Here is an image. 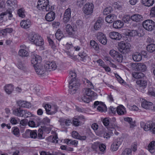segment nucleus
I'll use <instances>...</instances> for the list:
<instances>
[{
  "instance_id": "obj_4",
  "label": "nucleus",
  "mask_w": 155,
  "mask_h": 155,
  "mask_svg": "<svg viewBox=\"0 0 155 155\" xmlns=\"http://www.w3.org/2000/svg\"><path fill=\"white\" fill-rule=\"evenodd\" d=\"M142 24L144 28L148 31H152L155 28V23L151 20H146Z\"/></svg>"
},
{
  "instance_id": "obj_12",
  "label": "nucleus",
  "mask_w": 155,
  "mask_h": 155,
  "mask_svg": "<svg viewBox=\"0 0 155 155\" xmlns=\"http://www.w3.org/2000/svg\"><path fill=\"white\" fill-rule=\"evenodd\" d=\"M97 38L98 41L102 44L105 45L107 42L105 35L102 32H98L97 34Z\"/></svg>"
},
{
  "instance_id": "obj_62",
  "label": "nucleus",
  "mask_w": 155,
  "mask_h": 155,
  "mask_svg": "<svg viewBox=\"0 0 155 155\" xmlns=\"http://www.w3.org/2000/svg\"><path fill=\"white\" fill-rule=\"evenodd\" d=\"M130 19H131V17L129 15H125L123 18V21L125 23L129 22Z\"/></svg>"
},
{
  "instance_id": "obj_54",
  "label": "nucleus",
  "mask_w": 155,
  "mask_h": 155,
  "mask_svg": "<svg viewBox=\"0 0 155 155\" xmlns=\"http://www.w3.org/2000/svg\"><path fill=\"white\" fill-rule=\"evenodd\" d=\"M99 142H95L91 145V148L94 150L97 151L99 149Z\"/></svg>"
},
{
  "instance_id": "obj_10",
  "label": "nucleus",
  "mask_w": 155,
  "mask_h": 155,
  "mask_svg": "<svg viewBox=\"0 0 155 155\" xmlns=\"http://www.w3.org/2000/svg\"><path fill=\"white\" fill-rule=\"evenodd\" d=\"M38 136L36 130H31L30 137L32 138H38L39 139H43L44 137L43 136V132L41 129H39L38 130Z\"/></svg>"
},
{
  "instance_id": "obj_26",
  "label": "nucleus",
  "mask_w": 155,
  "mask_h": 155,
  "mask_svg": "<svg viewBox=\"0 0 155 155\" xmlns=\"http://www.w3.org/2000/svg\"><path fill=\"white\" fill-rule=\"evenodd\" d=\"M117 17L114 14H110L105 17V20L109 23H111L114 22L116 19Z\"/></svg>"
},
{
  "instance_id": "obj_1",
  "label": "nucleus",
  "mask_w": 155,
  "mask_h": 155,
  "mask_svg": "<svg viewBox=\"0 0 155 155\" xmlns=\"http://www.w3.org/2000/svg\"><path fill=\"white\" fill-rule=\"evenodd\" d=\"M37 7L40 11L44 12L52 10V6L49 5L48 0H39Z\"/></svg>"
},
{
  "instance_id": "obj_9",
  "label": "nucleus",
  "mask_w": 155,
  "mask_h": 155,
  "mask_svg": "<svg viewBox=\"0 0 155 155\" xmlns=\"http://www.w3.org/2000/svg\"><path fill=\"white\" fill-rule=\"evenodd\" d=\"M94 8V5L92 3H87L84 5L83 11L84 14L89 15L93 12Z\"/></svg>"
},
{
  "instance_id": "obj_43",
  "label": "nucleus",
  "mask_w": 155,
  "mask_h": 155,
  "mask_svg": "<svg viewBox=\"0 0 155 155\" xmlns=\"http://www.w3.org/2000/svg\"><path fill=\"white\" fill-rule=\"evenodd\" d=\"M123 56L120 53H118L114 59L118 62H121L123 60Z\"/></svg>"
},
{
  "instance_id": "obj_21",
  "label": "nucleus",
  "mask_w": 155,
  "mask_h": 155,
  "mask_svg": "<svg viewBox=\"0 0 155 155\" xmlns=\"http://www.w3.org/2000/svg\"><path fill=\"white\" fill-rule=\"evenodd\" d=\"M31 24L30 21L29 19L24 20L21 21L20 23V26L24 28H28L31 26Z\"/></svg>"
},
{
  "instance_id": "obj_60",
  "label": "nucleus",
  "mask_w": 155,
  "mask_h": 155,
  "mask_svg": "<svg viewBox=\"0 0 155 155\" xmlns=\"http://www.w3.org/2000/svg\"><path fill=\"white\" fill-rule=\"evenodd\" d=\"M119 52L114 50H110L109 52L110 55L114 59Z\"/></svg>"
},
{
  "instance_id": "obj_58",
  "label": "nucleus",
  "mask_w": 155,
  "mask_h": 155,
  "mask_svg": "<svg viewBox=\"0 0 155 155\" xmlns=\"http://www.w3.org/2000/svg\"><path fill=\"white\" fill-rule=\"evenodd\" d=\"M73 122L74 124L76 126H79L82 123V122H81L79 119H78L77 118H74Z\"/></svg>"
},
{
  "instance_id": "obj_11",
  "label": "nucleus",
  "mask_w": 155,
  "mask_h": 155,
  "mask_svg": "<svg viewBox=\"0 0 155 155\" xmlns=\"http://www.w3.org/2000/svg\"><path fill=\"white\" fill-rule=\"evenodd\" d=\"M64 31L70 37L74 38L75 37L74 30L70 25L69 24H67L65 26Z\"/></svg>"
},
{
  "instance_id": "obj_61",
  "label": "nucleus",
  "mask_w": 155,
  "mask_h": 155,
  "mask_svg": "<svg viewBox=\"0 0 155 155\" xmlns=\"http://www.w3.org/2000/svg\"><path fill=\"white\" fill-rule=\"evenodd\" d=\"M18 14L20 17L24 18L25 16V14L24 12V11L22 8L19 9L18 12Z\"/></svg>"
},
{
  "instance_id": "obj_45",
  "label": "nucleus",
  "mask_w": 155,
  "mask_h": 155,
  "mask_svg": "<svg viewBox=\"0 0 155 155\" xmlns=\"http://www.w3.org/2000/svg\"><path fill=\"white\" fill-rule=\"evenodd\" d=\"M17 0H8L7 3L10 6L15 7L17 4Z\"/></svg>"
},
{
  "instance_id": "obj_32",
  "label": "nucleus",
  "mask_w": 155,
  "mask_h": 155,
  "mask_svg": "<svg viewBox=\"0 0 155 155\" xmlns=\"http://www.w3.org/2000/svg\"><path fill=\"white\" fill-rule=\"evenodd\" d=\"M141 2L145 6L150 7L153 5L154 0H141Z\"/></svg>"
},
{
  "instance_id": "obj_29",
  "label": "nucleus",
  "mask_w": 155,
  "mask_h": 155,
  "mask_svg": "<svg viewBox=\"0 0 155 155\" xmlns=\"http://www.w3.org/2000/svg\"><path fill=\"white\" fill-rule=\"evenodd\" d=\"M17 104L19 106L23 107L28 108L30 106V104L26 101L20 100L18 101Z\"/></svg>"
},
{
  "instance_id": "obj_17",
  "label": "nucleus",
  "mask_w": 155,
  "mask_h": 155,
  "mask_svg": "<svg viewBox=\"0 0 155 155\" xmlns=\"http://www.w3.org/2000/svg\"><path fill=\"white\" fill-rule=\"evenodd\" d=\"M37 74L38 75H42L45 72L46 70L43 68L41 64L37 65L34 67Z\"/></svg>"
},
{
  "instance_id": "obj_37",
  "label": "nucleus",
  "mask_w": 155,
  "mask_h": 155,
  "mask_svg": "<svg viewBox=\"0 0 155 155\" xmlns=\"http://www.w3.org/2000/svg\"><path fill=\"white\" fill-rule=\"evenodd\" d=\"M100 133L99 135L100 137H103L104 138H106L107 139L109 138L110 137V134L106 132L103 129L101 130Z\"/></svg>"
},
{
  "instance_id": "obj_31",
  "label": "nucleus",
  "mask_w": 155,
  "mask_h": 155,
  "mask_svg": "<svg viewBox=\"0 0 155 155\" xmlns=\"http://www.w3.org/2000/svg\"><path fill=\"white\" fill-rule=\"evenodd\" d=\"M133 77L136 79H140L143 78L145 76L144 74L141 72H134L132 74Z\"/></svg>"
},
{
  "instance_id": "obj_40",
  "label": "nucleus",
  "mask_w": 155,
  "mask_h": 155,
  "mask_svg": "<svg viewBox=\"0 0 155 155\" xmlns=\"http://www.w3.org/2000/svg\"><path fill=\"white\" fill-rule=\"evenodd\" d=\"M90 45L96 51H98L99 49L98 44L94 41L91 40L90 42Z\"/></svg>"
},
{
  "instance_id": "obj_38",
  "label": "nucleus",
  "mask_w": 155,
  "mask_h": 155,
  "mask_svg": "<svg viewBox=\"0 0 155 155\" xmlns=\"http://www.w3.org/2000/svg\"><path fill=\"white\" fill-rule=\"evenodd\" d=\"M124 120L129 123L130 124V127L131 128H133L135 126V123L133 121L132 118L129 117H126L124 118Z\"/></svg>"
},
{
  "instance_id": "obj_23",
  "label": "nucleus",
  "mask_w": 155,
  "mask_h": 155,
  "mask_svg": "<svg viewBox=\"0 0 155 155\" xmlns=\"http://www.w3.org/2000/svg\"><path fill=\"white\" fill-rule=\"evenodd\" d=\"M136 83L142 89L145 88L147 85V81L143 79L138 80L136 81Z\"/></svg>"
},
{
  "instance_id": "obj_27",
  "label": "nucleus",
  "mask_w": 155,
  "mask_h": 155,
  "mask_svg": "<svg viewBox=\"0 0 155 155\" xmlns=\"http://www.w3.org/2000/svg\"><path fill=\"white\" fill-rule=\"evenodd\" d=\"M55 13L53 11H51L46 14L45 17V19L48 21H52L55 18Z\"/></svg>"
},
{
  "instance_id": "obj_33",
  "label": "nucleus",
  "mask_w": 155,
  "mask_h": 155,
  "mask_svg": "<svg viewBox=\"0 0 155 155\" xmlns=\"http://www.w3.org/2000/svg\"><path fill=\"white\" fill-rule=\"evenodd\" d=\"M6 15H8L9 18H12V11L11 9H8L6 12L2 13L0 14V18L2 19L3 18V16Z\"/></svg>"
},
{
  "instance_id": "obj_34",
  "label": "nucleus",
  "mask_w": 155,
  "mask_h": 155,
  "mask_svg": "<svg viewBox=\"0 0 155 155\" xmlns=\"http://www.w3.org/2000/svg\"><path fill=\"white\" fill-rule=\"evenodd\" d=\"M103 20H98L95 23L94 28L95 30H97L99 29L102 25Z\"/></svg>"
},
{
  "instance_id": "obj_59",
  "label": "nucleus",
  "mask_w": 155,
  "mask_h": 155,
  "mask_svg": "<svg viewBox=\"0 0 155 155\" xmlns=\"http://www.w3.org/2000/svg\"><path fill=\"white\" fill-rule=\"evenodd\" d=\"M69 77L71 78V79H77L76 78V74L74 71H71L69 74Z\"/></svg>"
},
{
  "instance_id": "obj_20",
  "label": "nucleus",
  "mask_w": 155,
  "mask_h": 155,
  "mask_svg": "<svg viewBox=\"0 0 155 155\" xmlns=\"http://www.w3.org/2000/svg\"><path fill=\"white\" fill-rule=\"evenodd\" d=\"M83 92L84 95L87 96L88 97H91L92 96H95L96 94L94 91H92L90 88H84L83 90Z\"/></svg>"
},
{
  "instance_id": "obj_16",
  "label": "nucleus",
  "mask_w": 155,
  "mask_h": 155,
  "mask_svg": "<svg viewBox=\"0 0 155 155\" xmlns=\"http://www.w3.org/2000/svg\"><path fill=\"white\" fill-rule=\"evenodd\" d=\"M71 10L70 8H68L65 10L63 18L64 22L67 23L69 21L71 18Z\"/></svg>"
},
{
  "instance_id": "obj_15",
  "label": "nucleus",
  "mask_w": 155,
  "mask_h": 155,
  "mask_svg": "<svg viewBox=\"0 0 155 155\" xmlns=\"http://www.w3.org/2000/svg\"><path fill=\"white\" fill-rule=\"evenodd\" d=\"M109 35L111 38L118 41L120 40L122 37L120 34L115 31L110 32L109 33Z\"/></svg>"
},
{
  "instance_id": "obj_55",
  "label": "nucleus",
  "mask_w": 155,
  "mask_h": 155,
  "mask_svg": "<svg viewBox=\"0 0 155 155\" xmlns=\"http://www.w3.org/2000/svg\"><path fill=\"white\" fill-rule=\"evenodd\" d=\"M112 11L111 7L109 6L106 8L104 10L103 13L104 15H107L108 14L110 13Z\"/></svg>"
},
{
  "instance_id": "obj_64",
  "label": "nucleus",
  "mask_w": 155,
  "mask_h": 155,
  "mask_svg": "<svg viewBox=\"0 0 155 155\" xmlns=\"http://www.w3.org/2000/svg\"><path fill=\"white\" fill-rule=\"evenodd\" d=\"M137 143L136 142H134L133 143L131 146V150L134 152H135L137 150Z\"/></svg>"
},
{
  "instance_id": "obj_22",
  "label": "nucleus",
  "mask_w": 155,
  "mask_h": 155,
  "mask_svg": "<svg viewBox=\"0 0 155 155\" xmlns=\"http://www.w3.org/2000/svg\"><path fill=\"white\" fill-rule=\"evenodd\" d=\"M24 110L21 109L20 107L15 109L13 111V114L15 115L23 117Z\"/></svg>"
},
{
  "instance_id": "obj_41",
  "label": "nucleus",
  "mask_w": 155,
  "mask_h": 155,
  "mask_svg": "<svg viewBox=\"0 0 155 155\" xmlns=\"http://www.w3.org/2000/svg\"><path fill=\"white\" fill-rule=\"evenodd\" d=\"M59 121L60 122L61 124H62L64 123L66 125L68 126L70 125V124L71 123V121L69 120H65L63 118H60Z\"/></svg>"
},
{
  "instance_id": "obj_42",
  "label": "nucleus",
  "mask_w": 155,
  "mask_h": 155,
  "mask_svg": "<svg viewBox=\"0 0 155 155\" xmlns=\"http://www.w3.org/2000/svg\"><path fill=\"white\" fill-rule=\"evenodd\" d=\"M18 67L21 70L25 71L26 70V67L25 64L21 61H19L18 63Z\"/></svg>"
},
{
  "instance_id": "obj_7",
  "label": "nucleus",
  "mask_w": 155,
  "mask_h": 155,
  "mask_svg": "<svg viewBox=\"0 0 155 155\" xmlns=\"http://www.w3.org/2000/svg\"><path fill=\"white\" fill-rule=\"evenodd\" d=\"M118 46L119 51L123 53H127L130 47V44L124 41L119 42Z\"/></svg>"
},
{
  "instance_id": "obj_14",
  "label": "nucleus",
  "mask_w": 155,
  "mask_h": 155,
  "mask_svg": "<svg viewBox=\"0 0 155 155\" xmlns=\"http://www.w3.org/2000/svg\"><path fill=\"white\" fill-rule=\"evenodd\" d=\"M122 142V139L120 138H118L115 140L111 146V148L112 150L113 151L117 150Z\"/></svg>"
},
{
  "instance_id": "obj_19",
  "label": "nucleus",
  "mask_w": 155,
  "mask_h": 155,
  "mask_svg": "<svg viewBox=\"0 0 155 155\" xmlns=\"http://www.w3.org/2000/svg\"><path fill=\"white\" fill-rule=\"evenodd\" d=\"M131 19L136 22H139L143 21V18L142 16L139 14H134L131 16Z\"/></svg>"
},
{
  "instance_id": "obj_39",
  "label": "nucleus",
  "mask_w": 155,
  "mask_h": 155,
  "mask_svg": "<svg viewBox=\"0 0 155 155\" xmlns=\"http://www.w3.org/2000/svg\"><path fill=\"white\" fill-rule=\"evenodd\" d=\"M18 54L22 57H27L29 55L28 51L24 49H21L19 51Z\"/></svg>"
},
{
  "instance_id": "obj_35",
  "label": "nucleus",
  "mask_w": 155,
  "mask_h": 155,
  "mask_svg": "<svg viewBox=\"0 0 155 155\" xmlns=\"http://www.w3.org/2000/svg\"><path fill=\"white\" fill-rule=\"evenodd\" d=\"M100 103L101 104L98 106L97 108V110L101 112L106 111L107 109L106 105L103 102H101Z\"/></svg>"
},
{
  "instance_id": "obj_52",
  "label": "nucleus",
  "mask_w": 155,
  "mask_h": 155,
  "mask_svg": "<svg viewBox=\"0 0 155 155\" xmlns=\"http://www.w3.org/2000/svg\"><path fill=\"white\" fill-rule=\"evenodd\" d=\"M153 123H151L150 122H148L147 124H146L145 127L144 128V130L146 131L149 130H151L152 128V126L151 125H152Z\"/></svg>"
},
{
  "instance_id": "obj_3",
  "label": "nucleus",
  "mask_w": 155,
  "mask_h": 155,
  "mask_svg": "<svg viewBox=\"0 0 155 155\" xmlns=\"http://www.w3.org/2000/svg\"><path fill=\"white\" fill-rule=\"evenodd\" d=\"M29 40L31 42L33 43L36 46H41L44 44L43 39L38 34L32 35L30 36Z\"/></svg>"
},
{
  "instance_id": "obj_47",
  "label": "nucleus",
  "mask_w": 155,
  "mask_h": 155,
  "mask_svg": "<svg viewBox=\"0 0 155 155\" xmlns=\"http://www.w3.org/2000/svg\"><path fill=\"white\" fill-rule=\"evenodd\" d=\"M147 50L150 52H153L155 51V45L150 44L147 46Z\"/></svg>"
},
{
  "instance_id": "obj_13",
  "label": "nucleus",
  "mask_w": 155,
  "mask_h": 155,
  "mask_svg": "<svg viewBox=\"0 0 155 155\" xmlns=\"http://www.w3.org/2000/svg\"><path fill=\"white\" fill-rule=\"evenodd\" d=\"M31 62L32 64H33V67L40 64L41 58L40 56L37 55H33L31 56Z\"/></svg>"
},
{
  "instance_id": "obj_24",
  "label": "nucleus",
  "mask_w": 155,
  "mask_h": 155,
  "mask_svg": "<svg viewBox=\"0 0 155 155\" xmlns=\"http://www.w3.org/2000/svg\"><path fill=\"white\" fill-rule=\"evenodd\" d=\"M132 58L135 61H139L142 58L141 54L138 52H135L132 54Z\"/></svg>"
},
{
  "instance_id": "obj_18",
  "label": "nucleus",
  "mask_w": 155,
  "mask_h": 155,
  "mask_svg": "<svg viewBox=\"0 0 155 155\" xmlns=\"http://www.w3.org/2000/svg\"><path fill=\"white\" fill-rule=\"evenodd\" d=\"M141 106L142 107L146 109L152 110L153 108V103L144 100L141 103Z\"/></svg>"
},
{
  "instance_id": "obj_57",
  "label": "nucleus",
  "mask_w": 155,
  "mask_h": 155,
  "mask_svg": "<svg viewBox=\"0 0 155 155\" xmlns=\"http://www.w3.org/2000/svg\"><path fill=\"white\" fill-rule=\"evenodd\" d=\"M48 39L51 48L53 50H55L56 49V46L54 44L53 41L49 38H48Z\"/></svg>"
},
{
  "instance_id": "obj_50",
  "label": "nucleus",
  "mask_w": 155,
  "mask_h": 155,
  "mask_svg": "<svg viewBox=\"0 0 155 155\" xmlns=\"http://www.w3.org/2000/svg\"><path fill=\"white\" fill-rule=\"evenodd\" d=\"M91 99V97H88L87 95H84L83 97H82L81 98L82 101L86 103H89Z\"/></svg>"
},
{
  "instance_id": "obj_36",
  "label": "nucleus",
  "mask_w": 155,
  "mask_h": 155,
  "mask_svg": "<svg viewBox=\"0 0 155 155\" xmlns=\"http://www.w3.org/2000/svg\"><path fill=\"white\" fill-rule=\"evenodd\" d=\"M155 146V141H151L149 144L148 149L149 150L151 153H153L155 151L154 147Z\"/></svg>"
},
{
  "instance_id": "obj_28",
  "label": "nucleus",
  "mask_w": 155,
  "mask_h": 155,
  "mask_svg": "<svg viewBox=\"0 0 155 155\" xmlns=\"http://www.w3.org/2000/svg\"><path fill=\"white\" fill-rule=\"evenodd\" d=\"M117 113L119 115H123L126 113L125 108L122 105H120L117 107Z\"/></svg>"
},
{
  "instance_id": "obj_46",
  "label": "nucleus",
  "mask_w": 155,
  "mask_h": 155,
  "mask_svg": "<svg viewBox=\"0 0 155 155\" xmlns=\"http://www.w3.org/2000/svg\"><path fill=\"white\" fill-rule=\"evenodd\" d=\"M65 142L67 144H70L74 145L75 146H77L78 143V141L75 140H71L68 139H66L65 140Z\"/></svg>"
},
{
  "instance_id": "obj_6",
  "label": "nucleus",
  "mask_w": 155,
  "mask_h": 155,
  "mask_svg": "<svg viewBox=\"0 0 155 155\" xmlns=\"http://www.w3.org/2000/svg\"><path fill=\"white\" fill-rule=\"evenodd\" d=\"M45 108L47 114L53 115L58 111V107L56 105H53L51 106L50 105L47 104L45 105Z\"/></svg>"
},
{
  "instance_id": "obj_49",
  "label": "nucleus",
  "mask_w": 155,
  "mask_h": 155,
  "mask_svg": "<svg viewBox=\"0 0 155 155\" xmlns=\"http://www.w3.org/2000/svg\"><path fill=\"white\" fill-rule=\"evenodd\" d=\"M132 150L130 149L126 148L122 152L121 155H132Z\"/></svg>"
},
{
  "instance_id": "obj_51",
  "label": "nucleus",
  "mask_w": 155,
  "mask_h": 155,
  "mask_svg": "<svg viewBox=\"0 0 155 155\" xmlns=\"http://www.w3.org/2000/svg\"><path fill=\"white\" fill-rule=\"evenodd\" d=\"M137 34V31L135 30H128L126 35L129 36H135Z\"/></svg>"
},
{
  "instance_id": "obj_5",
  "label": "nucleus",
  "mask_w": 155,
  "mask_h": 155,
  "mask_svg": "<svg viewBox=\"0 0 155 155\" xmlns=\"http://www.w3.org/2000/svg\"><path fill=\"white\" fill-rule=\"evenodd\" d=\"M132 68L135 71L144 72L147 69V66L143 63H136L130 64Z\"/></svg>"
},
{
  "instance_id": "obj_63",
  "label": "nucleus",
  "mask_w": 155,
  "mask_h": 155,
  "mask_svg": "<svg viewBox=\"0 0 155 155\" xmlns=\"http://www.w3.org/2000/svg\"><path fill=\"white\" fill-rule=\"evenodd\" d=\"M50 139H51V141L54 143H57L58 140H57L58 137L57 136H50L49 137Z\"/></svg>"
},
{
  "instance_id": "obj_53",
  "label": "nucleus",
  "mask_w": 155,
  "mask_h": 155,
  "mask_svg": "<svg viewBox=\"0 0 155 155\" xmlns=\"http://www.w3.org/2000/svg\"><path fill=\"white\" fill-rule=\"evenodd\" d=\"M148 94L149 95L155 96V89L152 87H149Z\"/></svg>"
},
{
  "instance_id": "obj_2",
  "label": "nucleus",
  "mask_w": 155,
  "mask_h": 155,
  "mask_svg": "<svg viewBox=\"0 0 155 155\" xmlns=\"http://www.w3.org/2000/svg\"><path fill=\"white\" fill-rule=\"evenodd\" d=\"M80 83L77 79H71L69 85V91L71 94L76 93L80 86Z\"/></svg>"
},
{
  "instance_id": "obj_25",
  "label": "nucleus",
  "mask_w": 155,
  "mask_h": 155,
  "mask_svg": "<svg viewBox=\"0 0 155 155\" xmlns=\"http://www.w3.org/2000/svg\"><path fill=\"white\" fill-rule=\"evenodd\" d=\"M4 89L6 93L10 94L14 90L13 86L12 84H8L4 87Z\"/></svg>"
},
{
  "instance_id": "obj_56",
  "label": "nucleus",
  "mask_w": 155,
  "mask_h": 155,
  "mask_svg": "<svg viewBox=\"0 0 155 155\" xmlns=\"http://www.w3.org/2000/svg\"><path fill=\"white\" fill-rule=\"evenodd\" d=\"M31 132V130H27L25 132L22 134L23 137L25 138L30 137Z\"/></svg>"
},
{
  "instance_id": "obj_44",
  "label": "nucleus",
  "mask_w": 155,
  "mask_h": 155,
  "mask_svg": "<svg viewBox=\"0 0 155 155\" xmlns=\"http://www.w3.org/2000/svg\"><path fill=\"white\" fill-rule=\"evenodd\" d=\"M55 36L57 39L58 40H60L63 36L62 31L58 29L55 33Z\"/></svg>"
},
{
  "instance_id": "obj_8",
  "label": "nucleus",
  "mask_w": 155,
  "mask_h": 155,
  "mask_svg": "<svg viewBox=\"0 0 155 155\" xmlns=\"http://www.w3.org/2000/svg\"><path fill=\"white\" fill-rule=\"evenodd\" d=\"M57 65L55 61H47L45 64L44 67L47 71L55 70L57 68Z\"/></svg>"
},
{
  "instance_id": "obj_48",
  "label": "nucleus",
  "mask_w": 155,
  "mask_h": 155,
  "mask_svg": "<svg viewBox=\"0 0 155 155\" xmlns=\"http://www.w3.org/2000/svg\"><path fill=\"white\" fill-rule=\"evenodd\" d=\"M12 131L13 134L15 136L18 137L20 135L19 129L16 127H14L12 128Z\"/></svg>"
},
{
  "instance_id": "obj_30",
  "label": "nucleus",
  "mask_w": 155,
  "mask_h": 155,
  "mask_svg": "<svg viewBox=\"0 0 155 155\" xmlns=\"http://www.w3.org/2000/svg\"><path fill=\"white\" fill-rule=\"evenodd\" d=\"M124 23L121 21L118 20L114 22L113 26L115 28H120L123 27Z\"/></svg>"
}]
</instances>
